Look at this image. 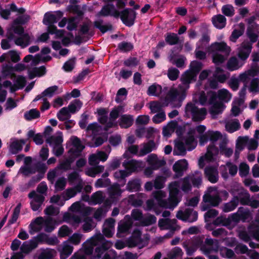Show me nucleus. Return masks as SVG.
Wrapping results in <instances>:
<instances>
[{"label": "nucleus", "instance_id": "obj_1", "mask_svg": "<svg viewBox=\"0 0 259 259\" xmlns=\"http://www.w3.org/2000/svg\"><path fill=\"white\" fill-rule=\"evenodd\" d=\"M201 183V174L198 171H196L195 174L183 180L172 182L168 186V198L166 199V193L163 191L154 192L153 193V196L155 200L149 199L147 201L146 209H154L157 214L160 213V212L156 210L157 206L173 209L181 200V196H179L180 186L183 191L187 192L191 189V183L194 187H199Z\"/></svg>", "mask_w": 259, "mask_h": 259}, {"label": "nucleus", "instance_id": "obj_2", "mask_svg": "<svg viewBox=\"0 0 259 259\" xmlns=\"http://www.w3.org/2000/svg\"><path fill=\"white\" fill-rule=\"evenodd\" d=\"M202 67L201 63L198 61L191 62L189 70H187L181 76V84L179 85L178 90L171 89L167 94L165 101L162 102H152L149 103V108L153 113L161 111L162 107L171 104L174 107H179L181 102L185 99V91L189 89V84L195 81L198 72Z\"/></svg>", "mask_w": 259, "mask_h": 259}, {"label": "nucleus", "instance_id": "obj_3", "mask_svg": "<svg viewBox=\"0 0 259 259\" xmlns=\"http://www.w3.org/2000/svg\"><path fill=\"white\" fill-rule=\"evenodd\" d=\"M222 137L221 133L218 131H208L199 137V143L201 146L205 144L208 141L210 142L206 153L199 159L198 165L200 168H203L208 164L205 168L204 174L208 181L212 183H216L219 179V164L217 160L219 151L214 145V143Z\"/></svg>", "mask_w": 259, "mask_h": 259}, {"label": "nucleus", "instance_id": "obj_4", "mask_svg": "<svg viewBox=\"0 0 259 259\" xmlns=\"http://www.w3.org/2000/svg\"><path fill=\"white\" fill-rule=\"evenodd\" d=\"M211 73L209 70H204L200 74L199 80L196 84V92L194 95L193 99L197 102H199L202 105L208 104L211 105L210 113L212 116L221 113L225 109V106L221 102H217L216 94L214 92L210 91L207 93L206 96L204 91L201 89L206 90V87L202 86V81L206 79Z\"/></svg>", "mask_w": 259, "mask_h": 259}, {"label": "nucleus", "instance_id": "obj_5", "mask_svg": "<svg viewBox=\"0 0 259 259\" xmlns=\"http://www.w3.org/2000/svg\"><path fill=\"white\" fill-rule=\"evenodd\" d=\"M98 245L95 250V255L93 259H100L104 254L102 259H114L115 254L114 251L106 250L112 246V243L104 239L100 233L97 234L87 240L84 244V253L87 255L91 254L94 246Z\"/></svg>", "mask_w": 259, "mask_h": 259}, {"label": "nucleus", "instance_id": "obj_6", "mask_svg": "<svg viewBox=\"0 0 259 259\" xmlns=\"http://www.w3.org/2000/svg\"><path fill=\"white\" fill-rule=\"evenodd\" d=\"M132 218L130 215H126L124 219L118 224V233L119 236L121 237V233H125L128 231L133 223V220L138 221L139 226H146L152 225L156 221L155 217L152 215H148L143 218L142 212L138 209H134L131 213Z\"/></svg>", "mask_w": 259, "mask_h": 259}, {"label": "nucleus", "instance_id": "obj_7", "mask_svg": "<svg viewBox=\"0 0 259 259\" xmlns=\"http://www.w3.org/2000/svg\"><path fill=\"white\" fill-rule=\"evenodd\" d=\"M29 20L27 15L22 16L17 18L12 26L8 29L7 36L10 39H15V44L22 48L30 44V37L28 34H23L24 30L21 24H24Z\"/></svg>", "mask_w": 259, "mask_h": 259}, {"label": "nucleus", "instance_id": "obj_8", "mask_svg": "<svg viewBox=\"0 0 259 259\" xmlns=\"http://www.w3.org/2000/svg\"><path fill=\"white\" fill-rule=\"evenodd\" d=\"M251 49V43L246 41H243L237 50V56L240 60L235 57L231 58L227 62V69L230 71H234L241 67L244 64V61L249 57Z\"/></svg>", "mask_w": 259, "mask_h": 259}, {"label": "nucleus", "instance_id": "obj_9", "mask_svg": "<svg viewBox=\"0 0 259 259\" xmlns=\"http://www.w3.org/2000/svg\"><path fill=\"white\" fill-rule=\"evenodd\" d=\"M100 15L104 16L111 15L114 17L120 16L123 23L127 26H131L134 24L136 17V12L134 10L126 9L119 13L113 5L104 6L100 12Z\"/></svg>", "mask_w": 259, "mask_h": 259}, {"label": "nucleus", "instance_id": "obj_10", "mask_svg": "<svg viewBox=\"0 0 259 259\" xmlns=\"http://www.w3.org/2000/svg\"><path fill=\"white\" fill-rule=\"evenodd\" d=\"M223 194L226 198L228 196V193L226 191H219L216 188L210 187L205 192L203 197V202L201 204V209L202 211L206 210L208 206H218L222 201L220 195Z\"/></svg>", "mask_w": 259, "mask_h": 259}, {"label": "nucleus", "instance_id": "obj_11", "mask_svg": "<svg viewBox=\"0 0 259 259\" xmlns=\"http://www.w3.org/2000/svg\"><path fill=\"white\" fill-rule=\"evenodd\" d=\"M70 209L74 213H78L79 216L75 214H71L66 212L63 215V221L69 223L73 226H77L81 222V217H84V213H90L91 208L90 207H84L83 205L79 202L74 203L70 207Z\"/></svg>", "mask_w": 259, "mask_h": 259}, {"label": "nucleus", "instance_id": "obj_12", "mask_svg": "<svg viewBox=\"0 0 259 259\" xmlns=\"http://www.w3.org/2000/svg\"><path fill=\"white\" fill-rule=\"evenodd\" d=\"M212 54L213 62L217 65L224 62L231 52V48L225 42H214L208 48Z\"/></svg>", "mask_w": 259, "mask_h": 259}, {"label": "nucleus", "instance_id": "obj_13", "mask_svg": "<svg viewBox=\"0 0 259 259\" xmlns=\"http://www.w3.org/2000/svg\"><path fill=\"white\" fill-rule=\"evenodd\" d=\"M123 112L124 109L123 107L119 106L114 108L110 113L109 121L107 122L105 128L103 129L97 123L94 122L88 126L87 131L88 132H91L94 135H101L104 133L103 131H106L107 128L117 125V123L115 120L118 117L119 114Z\"/></svg>", "mask_w": 259, "mask_h": 259}, {"label": "nucleus", "instance_id": "obj_14", "mask_svg": "<svg viewBox=\"0 0 259 259\" xmlns=\"http://www.w3.org/2000/svg\"><path fill=\"white\" fill-rule=\"evenodd\" d=\"M122 165L125 169L117 170L114 174V178L118 181L124 180L133 172L142 169L145 166L143 162L136 160L124 161Z\"/></svg>", "mask_w": 259, "mask_h": 259}, {"label": "nucleus", "instance_id": "obj_15", "mask_svg": "<svg viewBox=\"0 0 259 259\" xmlns=\"http://www.w3.org/2000/svg\"><path fill=\"white\" fill-rule=\"evenodd\" d=\"M63 16V13L59 11L48 12L45 14L43 23L48 26V31L51 34H55L57 37L64 35V31L58 30L56 26L53 25L56 23Z\"/></svg>", "mask_w": 259, "mask_h": 259}, {"label": "nucleus", "instance_id": "obj_16", "mask_svg": "<svg viewBox=\"0 0 259 259\" xmlns=\"http://www.w3.org/2000/svg\"><path fill=\"white\" fill-rule=\"evenodd\" d=\"M191 134V132L189 133V136H187L185 137L182 142L176 143L174 151V155H184L186 149L191 151L196 147L197 142Z\"/></svg>", "mask_w": 259, "mask_h": 259}, {"label": "nucleus", "instance_id": "obj_17", "mask_svg": "<svg viewBox=\"0 0 259 259\" xmlns=\"http://www.w3.org/2000/svg\"><path fill=\"white\" fill-rule=\"evenodd\" d=\"M206 114V110L204 108H198L195 103H188L185 108V115L191 118L194 121L203 120Z\"/></svg>", "mask_w": 259, "mask_h": 259}, {"label": "nucleus", "instance_id": "obj_18", "mask_svg": "<svg viewBox=\"0 0 259 259\" xmlns=\"http://www.w3.org/2000/svg\"><path fill=\"white\" fill-rule=\"evenodd\" d=\"M63 141V134L61 132H57L47 140V142L53 148V153L57 156H60L64 152L62 145Z\"/></svg>", "mask_w": 259, "mask_h": 259}, {"label": "nucleus", "instance_id": "obj_19", "mask_svg": "<svg viewBox=\"0 0 259 259\" xmlns=\"http://www.w3.org/2000/svg\"><path fill=\"white\" fill-rule=\"evenodd\" d=\"M38 245L36 240H29L24 242L20 247V252L14 253L11 259H23L25 254L29 253Z\"/></svg>", "mask_w": 259, "mask_h": 259}, {"label": "nucleus", "instance_id": "obj_20", "mask_svg": "<svg viewBox=\"0 0 259 259\" xmlns=\"http://www.w3.org/2000/svg\"><path fill=\"white\" fill-rule=\"evenodd\" d=\"M50 51L51 50L49 48L45 47L41 50L39 54H37L34 57H33L30 55L26 56L24 58V61L26 62L31 61V66H35L40 61H48L51 60V57L50 56L45 55L49 54L50 53Z\"/></svg>", "mask_w": 259, "mask_h": 259}, {"label": "nucleus", "instance_id": "obj_21", "mask_svg": "<svg viewBox=\"0 0 259 259\" xmlns=\"http://www.w3.org/2000/svg\"><path fill=\"white\" fill-rule=\"evenodd\" d=\"M220 171L222 177L226 180L229 176H235L238 171V167L235 164L228 162L225 165H222L220 167Z\"/></svg>", "mask_w": 259, "mask_h": 259}, {"label": "nucleus", "instance_id": "obj_22", "mask_svg": "<svg viewBox=\"0 0 259 259\" xmlns=\"http://www.w3.org/2000/svg\"><path fill=\"white\" fill-rule=\"evenodd\" d=\"M32 158L31 157H25L24 159V165L19 169L18 174L22 175L24 177H27L34 174L36 167L32 165Z\"/></svg>", "mask_w": 259, "mask_h": 259}, {"label": "nucleus", "instance_id": "obj_23", "mask_svg": "<svg viewBox=\"0 0 259 259\" xmlns=\"http://www.w3.org/2000/svg\"><path fill=\"white\" fill-rule=\"evenodd\" d=\"M178 219L183 221L193 222L197 220L198 215L196 211L192 209H186L185 211L179 210L176 215Z\"/></svg>", "mask_w": 259, "mask_h": 259}, {"label": "nucleus", "instance_id": "obj_24", "mask_svg": "<svg viewBox=\"0 0 259 259\" xmlns=\"http://www.w3.org/2000/svg\"><path fill=\"white\" fill-rule=\"evenodd\" d=\"M149 237L144 236L143 238L141 237V233L140 231L136 230L133 233L132 237L130 240V246L138 245L140 248L146 246L148 244Z\"/></svg>", "mask_w": 259, "mask_h": 259}, {"label": "nucleus", "instance_id": "obj_25", "mask_svg": "<svg viewBox=\"0 0 259 259\" xmlns=\"http://www.w3.org/2000/svg\"><path fill=\"white\" fill-rule=\"evenodd\" d=\"M200 249L205 255H208L211 252L218 251L219 242L216 240L206 238L204 244L201 247Z\"/></svg>", "mask_w": 259, "mask_h": 259}, {"label": "nucleus", "instance_id": "obj_26", "mask_svg": "<svg viewBox=\"0 0 259 259\" xmlns=\"http://www.w3.org/2000/svg\"><path fill=\"white\" fill-rule=\"evenodd\" d=\"M28 196L31 199L30 205L33 211L38 210L44 201L43 195L32 191L29 194Z\"/></svg>", "mask_w": 259, "mask_h": 259}, {"label": "nucleus", "instance_id": "obj_27", "mask_svg": "<svg viewBox=\"0 0 259 259\" xmlns=\"http://www.w3.org/2000/svg\"><path fill=\"white\" fill-rule=\"evenodd\" d=\"M146 161L154 169H157L165 164V161L163 157H158L154 154L149 155L147 157Z\"/></svg>", "mask_w": 259, "mask_h": 259}, {"label": "nucleus", "instance_id": "obj_28", "mask_svg": "<svg viewBox=\"0 0 259 259\" xmlns=\"http://www.w3.org/2000/svg\"><path fill=\"white\" fill-rule=\"evenodd\" d=\"M108 154L101 151L91 154L89 157V163L91 165H96L100 161L105 162L108 158Z\"/></svg>", "mask_w": 259, "mask_h": 259}, {"label": "nucleus", "instance_id": "obj_29", "mask_svg": "<svg viewBox=\"0 0 259 259\" xmlns=\"http://www.w3.org/2000/svg\"><path fill=\"white\" fill-rule=\"evenodd\" d=\"M259 73V69L256 67H252L249 70L241 73L239 76L240 81L244 83V85L247 86V83L251 79L252 77L257 75Z\"/></svg>", "mask_w": 259, "mask_h": 259}, {"label": "nucleus", "instance_id": "obj_30", "mask_svg": "<svg viewBox=\"0 0 259 259\" xmlns=\"http://www.w3.org/2000/svg\"><path fill=\"white\" fill-rule=\"evenodd\" d=\"M26 83V80L24 77L18 76L16 77L14 85H13L10 81L4 82L3 87L4 88H10L11 92H13L16 90L23 88Z\"/></svg>", "mask_w": 259, "mask_h": 259}, {"label": "nucleus", "instance_id": "obj_31", "mask_svg": "<svg viewBox=\"0 0 259 259\" xmlns=\"http://www.w3.org/2000/svg\"><path fill=\"white\" fill-rule=\"evenodd\" d=\"M236 190L238 191L237 196H236L237 193L235 190H232L231 192L234 197H237L238 201L240 200L241 204L247 205L250 199L249 194L239 186L236 187Z\"/></svg>", "mask_w": 259, "mask_h": 259}, {"label": "nucleus", "instance_id": "obj_32", "mask_svg": "<svg viewBox=\"0 0 259 259\" xmlns=\"http://www.w3.org/2000/svg\"><path fill=\"white\" fill-rule=\"evenodd\" d=\"M71 142V147L70 149V152L74 156L79 155L80 152L84 149V146L81 144L78 138L73 136L70 138Z\"/></svg>", "mask_w": 259, "mask_h": 259}, {"label": "nucleus", "instance_id": "obj_33", "mask_svg": "<svg viewBox=\"0 0 259 259\" xmlns=\"http://www.w3.org/2000/svg\"><path fill=\"white\" fill-rule=\"evenodd\" d=\"M176 222L177 221L175 219H161L159 220L158 226L161 230L169 229L174 231L179 228Z\"/></svg>", "mask_w": 259, "mask_h": 259}, {"label": "nucleus", "instance_id": "obj_34", "mask_svg": "<svg viewBox=\"0 0 259 259\" xmlns=\"http://www.w3.org/2000/svg\"><path fill=\"white\" fill-rule=\"evenodd\" d=\"M115 220L109 218L106 220L103 225V232L106 237H111L114 233Z\"/></svg>", "mask_w": 259, "mask_h": 259}, {"label": "nucleus", "instance_id": "obj_35", "mask_svg": "<svg viewBox=\"0 0 259 259\" xmlns=\"http://www.w3.org/2000/svg\"><path fill=\"white\" fill-rule=\"evenodd\" d=\"M26 143L24 140L13 139L11 140L9 150L11 154H16L21 150L22 146Z\"/></svg>", "mask_w": 259, "mask_h": 259}, {"label": "nucleus", "instance_id": "obj_36", "mask_svg": "<svg viewBox=\"0 0 259 259\" xmlns=\"http://www.w3.org/2000/svg\"><path fill=\"white\" fill-rule=\"evenodd\" d=\"M25 69V66L22 64H18L14 67L6 65L2 70V74L4 76H14V72L16 71H21Z\"/></svg>", "mask_w": 259, "mask_h": 259}, {"label": "nucleus", "instance_id": "obj_37", "mask_svg": "<svg viewBox=\"0 0 259 259\" xmlns=\"http://www.w3.org/2000/svg\"><path fill=\"white\" fill-rule=\"evenodd\" d=\"M123 190L120 188V186L117 184H113L108 189L110 198L112 202L117 201L120 197Z\"/></svg>", "mask_w": 259, "mask_h": 259}, {"label": "nucleus", "instance_id": "obj_38", "mask_svg": "<svg viewBox=\"0 0 259 259\" xmlns=\"http://www.w3.org/2000/svg\"><path fill=\"white\" fill-rule=\"evenodd\" d=\"M188 167L187 161L185 159L180 160L177 161L173 166V170L176 173L177 177L181 176L183 172Z\"/></svg>", "mask_w": 259, "mask_h": 259}, {"label": "nucleus", "instance_id": "obj_39", "mask_svg": "<svg viewBox=\"0 0 259 259\" xmlns=\"http://www.w3.org/2000/svg\"><path fill=\"white\" fill-rule=\"evenodd\" d=\"M19 60L20 57L19 54L14 51H10L0 56V62H1L4 61L7 62L12 61L14 62H16Z\"/></svg>", "mask_w": 259, "mask_h": 259}, {"label": "nucleus", "instance_id": "obj_40", "mask_svg": "<svg viewBox=\"0 0 259 259\" xmlns=\"http://www.w3.org/2000/svg\"><path fill=\"white\" fill-rule=\"evenodd\" d=\"M141 146L142 147L139 151V156H143L145 155L152 151L156 149L157 148L155 143L152 141H150L146 143H145Z\"/></svg>", "mask_w": 259, "mask_h": 259}, {"label": "nucleus", "instance_id": "obj_41", "mask_svg": "<svg viewBox=\"0 0 259 259\" xmlns=\"http://www.w3.org/2000/svg\"><path fill=\"white\" fill-rule=\"evenodd\" d=\"M44 226V219L41 217H38L34 220L29 225V232L33 234L39 231Z\"/></svg>", "mask_w": 259, "mask_h": 259}, {"label": "nucleus", "instance_id": "obj_42", "mask_svg": "<svg viewBox=\"0 0 259 259\" xmlns=\"http://www.w3.org/2000/svg\"><path fill=\"white\" fill-rule=\"evenodd\" d=\"M225 127L227 131L232 133L238 130L240 127V124L238 119H228L226 121Z\"/></svg>", "mask_w": 259, "mask_h": 259}, {"label": "nucleus", "instance_id": "obj_43", "mask_svg": "<svg viewBox=\"0 0 259 259\" xmlns=\"http://www.w3.org/2000/svg\"><path fill=\"white\" fill-rule=\"evenodd\" d=\"M245 29L244 25L243 23H240L235 26V29L233 31L230 37V41L236 42L237 39L242 35Z\"/></svg>", "mask_w": 259, "mask_h": 259}, {"label": "nucleus", "instance_id": "obj_44", "mask_svg": "<svg viewBox=\"0 0 259 259\" xmlns=\"http://www.w3.org/2000/svg\"><path fill=\"white\" fill-rule=\"evenodd\" d=\"M248 137H239L236 140L235 156L238 157L239 153L247 145Z\"/></svg>", "mask_w": 259, "mask_h": 259}, {"label": "nucleus", "instance_id": "obj_45", "mask_svg": "<svg viewBox=\"0 0 259 259\" xmlns=\"http://www.w3.org/2000/svg\"><path fill=\"white\" fill-rule=\"evenodd\" d=\"M60 251L61 259H66L72 252L73 247L69 244L68 241H64Z\"/></svg>", "mask_w": 259, "mask_h": 259}, {"label": "nucleus", "instance_id": "obj_46", "mask_svg": "<svg viewBox=\"0 0 259 259\" xmlns=\"http://www.w3.org/2000/svg\"><path fill=\"white\" fill-rule=\"evenodd\" d=\"M177 127V123L175 121L169 122L163 127L162 134L165 137H169Z\"/></svg>", "mask_w": 259, "mask_h": 259}, {"label": "nucleus", "instance_id": "obj_47", "mask_svg": "<svg viewBox=\"0 0 259 259\" xmlns=\"http://www.w3.org/2000/svg\"><path fill=\"white\" fill-rule=\"evenodd\" d=\"M212 22L216 28L222 29L226 24V18L222 15H217L212 18Z\"/></svg>", "mask_w": 259, "mask_h": 259}, {"label": "nucleus", "instance_id": "obj_48", "mask_svg": "<svg viewBox=\"0 0 259 259\" xmlns=\"http://www.w3.org/2000/svg\"><path fill=\"white\" fill-rule=\"evenodd\" d=\"M110 203H106L105 206L101 207L98 208L94 213V218L98 221H100L102 218H104L106 213L108 211V208L110 206Z\"/></svg>", "mask_w": 259, "mask_h": 259}, {"label": "nucleus", "instance_id": "obj_49", "mask_svg": "<svg viewBox=\"0 0 259 259\" xmlns=\"http://www.w3.org/2000/svg\"><path fill=\"white\" fill-rule=\"evenodd\" d=\"M61 223V221L57 222L49 217L45 221L44 220L45 230L47 232H51L54 229L56 226L58 225Z\"/></svg>", "mask_w": 259, "mask_h": 259}, {"label": "nucleus", "instance_id": "obj_50", "mask_svg": "<svg viewBox=\"0 0 259 259\" xmlns=\"http://www.w3.org/2000/svg\"><path fill=\"white\" fill-rule=\"evenodd\" d=\"M133 123V117L130 115H123L121 116L119 121V125L122 128H128Z\"/></svg>", "mask_w": 259, "mask_h": 259}, {"label": "nucleus", "instance_id": "obj_51", "mask_svg": "<svg viewBox=\"0 0 259 259\" xmlns=\"http://www.w3.org/2000/svg\"><path fill=\"white\" fill-rule=\"evenodd\" d=\"M238 237L243 241L248 242L250 240L251 232H249L248 228L247 229L240 227L238 231Z\"/></svg>", "mask_w": 259, "mask_h": 259}, {"label": "nucleus", "instance_id": "obj_52", "mask_svg": "<svg viewBox=\"0 0 259 259\" xmlns=\"http://www.w3.org/2000/svg\"><path fill=\"white\" fill-rule=\"evenodd\" d=\"M105 198V196L102 191H97L92 195L90 204L96 205L101 203L103 202Z\"/></svg>", "mask_w": 259, "mask_h": 259}, {"label": "nucleus", "instance_id": "obj_53", "mask_svg": "<svg viewBox=\"0 0 259 259\" xmlns=\"http://www.w3.org/2000/svg\"><path fill=\"white\" fill-rule=\"evenodd\" d=\"M213 77L218 82L224 83L229 77L228 74L224 73L223 70L220 67H217L213 74Z\"/></svg>", "mask_w": 259, "mask_h": 259}, {"label": "nucleus", "instance_id": "obj_54", "mask_svg": "<svg viewBox=\"0 0 259 259\" xmlns=\"http://www.w3.org/2000/svg\"><path fill=\"white\" fill-rule=\"evenodd\" d=\"M238 205V198L234 197L232 201L224 205L222 209L224 212H228L234 210Z\"/></svg>", "mask_w": 259, "mask_h": 259}, {"label": "nucleus", "instance_id": "obj_55", "mask_svg": "<svg viewBox=\"0 0 259 259\" xmlns=\"http://www.w3.org/2000/svg\"><path fill=\"white\" fill-rule=\"evenodd\" d=\"M46 73V69L44 66L39 68H34L28 70L29 76L32 79L35 77H40Z\"/></svg>", "mask_w": 259, "mask_h": 259}, {"label": "nucleus", "instance_id": "obj_56", "mask_svg": "<svg viewBox=\"0 0 259 259\" xmlns=\"http://www.w3.org/2000/svg\"><path fill=\"white\" fill-rule=\"evenodd\" d=\"M71 114L67 107H63L57 113V117L60 121H65L70 118Z\"/></svg>", "mask_w": 259, "mask_h": 259}, {"label": "nucleus", "instance_id": "obj_57", "mask_svg": "<svg viewBox=\"0 0 259 259\" xmlns=\"http://www.w3.org/2000/svg\"><path fill=\"white\" fill-rule=\"evenodd\" d=\"M104 169V166L97 165L94 167L87 168L85 172L87 175L91 177H95L98 174L101 172Z\"/></svg>", "mask_w": 259, "mask_h": 259}, {"label": "nucleus", "instance_id": "obj_58", "mask_svg": "<svg viewBox=\"0 0 259 259\" xmlns=\"http://www.w3.org/2000/svg\"><path fill=\"white\" fill-rule=\"evenodd\" d=\"M257 26L253 25H251L247 29V34L252 43L255 42L258 36V34L255 32Z\"/></svg>", "mask_w": 259, "mask_h": 259}, {"label": "nucleus", "instance_id": "obj_59", "mask_svg": "<svg viewBox=\"0 0 259 259\" xmlns=\"http://www.w3.org/2000/svg\"><path fill=\"white\" fill-rule=\"evenodd\" d=\"M82 103L78 100H75L71 102L67 107V108L71 114L75 113L78 111L82 106Z\"/></svg>", "mask_w": 259, "mask_h": 259}, {"label": "nucleus", "instance_id": "obj_60", "mask_svg": "<svg viewBox=\"0 0 259 259\" xmlns=\"http://www.w3.org/2000/svg\"><path fill=\"white\" fill-rule=\"evenodd\" d=\"M162 88L157 84H153L150 86L148 88L147 93L150 96H157L160 95L161 92Z\"/></svg>", "mask_w": 259, "mask_h": 259}, {"label": "nucleus", "instance_id": "obj_61", "mask_svg": "<svg viewBox=\"0 0 259 259\" xmlns=\"http://www.w3.org/2000/svg\"><path fill=\"white\" fill-rule=\"evenodd\" d=\"M141 187V182L139 180H132L128 182L127 185V189L131 191H138Z\"/></svg>", "mask_w": 259, "mask_h": 259}, {"label": "nucleus", "instance_id": "obj_62", "mask_svg": "<svg viewBox=\"0 0 259 259\" xmlns=\"http://www.w3.org/2000/svg\"><path fill=\"white\" fill-rule=\"evenodd\" d=\"M220 254L224 257L229 259H235L236 257L234 251L226 247H223L220 249Z\"/></svg>", "mask_w": 259, "mask_h": 259}, {"label": "nucleus", "instance_id": "obj_63", "mask_svg": "<svg viewBox=\"0 0 259 259\" xmlns=\"http://www.w3.org/2000/svg\"><path fill=\"white\" fill-rule=\"evenodd\" d=\"M183 254L182 250L178 247H175L168 253L167 256L170 259H174L182 257Z\"/></svg>", "mask_w": 259, "mask_h": 259}, {"label": "nucleus", "instance_id": "obj_64", "mask_svg": "<svg viewBox=\"0 0 259 259\" xmlns=\"http://www.w3.org/2000/svg\"><path fill=\"white\" fill-rule=\"evenodd\" d=\"M244 184L246 186L249 187L251 191L255 192L259 191V187L256 184L255 182L251 179H245Z\"/></svg>", "mask_w": 259, "mask_h": 259}]
</instances>
